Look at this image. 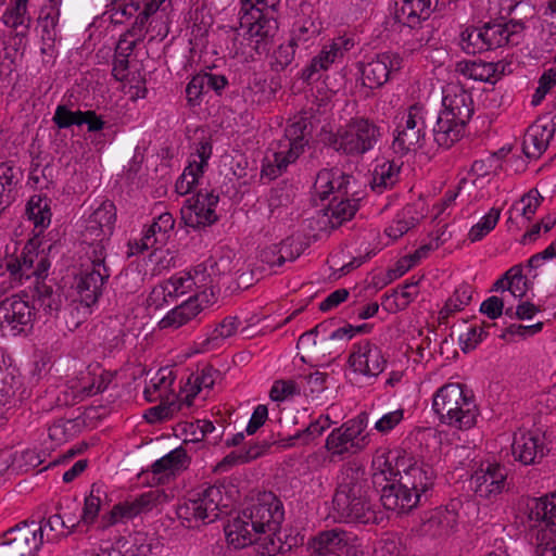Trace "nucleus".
Wrapping results in <instances>:
<instances>
[{
	"label": "nucleus",
	"instance_id": "6ab92c4d",
	"mask_svg": "<svg viewBox=\"0 0 556 556\" xmlns=\"http://www.w3.org/2000/svg\"><path fill=\"white\" fill-rule=\"evenodd\" d=\"M191 289V273L175 275L152 289L148 298V303L150 306L159 308L164 303H167L169 299L184 295Z\"/></svg>",
	"mask_w": 556,
	"mask_h": 556
},
{
	"label": "nucleus",
	"instance_id": "bb28decb",
	"mask_svg": "<svg viewBox=\"0 0 556 556\" xmlns=\"http://www.w3.org/2000/svg\"><path fill=\"white\" fill-rule=\"evenodd\" d=\"M439 0H402L401 8L394 13L396 22L410 28L427 20L437 8Z\"/></svg>",
	"mask_w": 556,
	"mask_h": 556
},
{
	"label": "nucleus",
	"instance_id": "13d9d810",
	"mask_svg": "<svg viewBox=\"0 0 556 556\" xmlns=\"http://www.w3.org/2000/svg\"><path fill=\"white\" fill-rule=\"evenodd\" d=\"M295 45H292L291 40L288 43L280 45L274 52V61L271 62V68L276 72L283 71L290 65L295 55Z\"/></svg>",
	"mask_w": 556,
	"mask_h": 556
},
{
	"label": "nucleus",
	"instance_id": "37998d69",
	"mask_svg": "<svg viewBox=\"0 0 556 556\" xmlns=\"http://www.w3.org/2000/svg\"><path fill=\"white\" fill-rule=\"evenodd\" d=\"M454 522L455 517L450 511L438 510L422 523V531L432 536L447 535Z\"/></svg>",
	"mask_w": 556,
	"mask_h": 556
},
{
	"label": "nucleus",
	"instance_id": "7c9ffc66",
	"mask_svg": "<svg viewBox=\"0 0 556 556\" xmlns=\"http://www.w3.org/2000/svg\"><path fill=\"white\" fill-rule=\"evenodd\" d=\"M404 466L405 459H399L397 456L391 453L376 456L372 462L375 470L372 473V484L375 486H382V482H396L395 478L402 473L400 468Z\"/></svg>",
	"mask_w": 556,
	"mask_h": 556
},
{
	"label": "nucleus",
	"instance_id": "a878e982",
	"mask_svg": "<svg viewBox=\"0 0 556 556\" xmlns=\"http://www.w3.org/2000/svg\"><path fill=\"white\" fill-rule=\"evenodd\" d=\"M433 123V139L439 147L444 149H450L464 137L467 125L458 122V119L448 117V113L434 115Z\"/></svg>",
	"mask_w": 556,
	"mask_h": 556
},
{
	"label": "nucleus",
	"instance_id": "20e7f679",
	"mask_svg": "<svg viewBox=\"0 0 556 556\" xmlns=\"http://www.w3.org/2000/svg\"><path fill=\"white\" fill-rule=\"evenodd\" d=\"M528 520L533 531L531 538L535 556L556 554V492L528 503Z\"/></svg>",
	"mask_w": 556,
	"mask_h": 556
},
{
	"label": "nucleus",
	"instance_id": "5fc2aeb1",
	"mask_svg": "<svg viewBox=\"0 0 556 556\" xmlns=\"http://www.w3.org/2000/svg\"><path fill=\"white\" fill-rule=\"evenodd\" d=\"M170 384L172 380L165 375V369L159 370L156 377L151 379L144 389L146 400L148 402H155L157 399H163V393L169 389Z\"/></svg>",
	"mask_w": 556,
	"mask_h": 556
},
{
	"label": "nucleus",
	"instance_id": "e2e57ef3",
	"mask_svg": "<svg viewBox=\"0 0 556 556\" xmlns=\"http://www.w3.org/2000/svg\"><path fill=\"white\" fill-rule=\"evenodd\" d=\"M403 417L402 408L384 414L376 421L375 429L380 433H388L403 420Z\"/></svg>",
	"mask_w": 556,
	"mask_h": 556
},
{
	"label": "nucleus",
	"instance_id": "58836bf2",
	"mask_svg": "<svg viewBox=\"0 0 556 556\" xmlns=\"http://www.w3.org/2000/svg\"><path fill=\"white\" fill-rule=\"evenodd\" d=\"M188 464L187 452L182 447H177L157 459L152 465V472L154 475H174L175 471L187 468Z\"/></svg>",
	"mask_w": 556,
	"mask_h": 556
},
{
	"label": "nucleus",
	"instance_id": "5701e85b",
	"mask_svg": "<svg viewBox=\"0 0 556 556\" xmlns=\"http://www.w3.org/2000/svg\"><path fill=\"white\" fill-rule=\"evenodd\" d=\"M349 542L350 536L342 529L323 531L309 541V556H340L339 553L348 547Z\"/></svg>",
	"mask_w": 556,
	"mask_h": 556
},
{
	"label": "nucleus",
	"instance_id": "ddd939ff",
	"mask_svg": "<svg viewBox=\"0 0 556 556\" xmlns=\"http://www.w3.org/2000/svg\"><path fill=\"white\" fill-rule=\"evenodd\" d=\"M218 203V195L213 192H198L197 195L186 200L181 208V216L186 225L192 228H200L212 225L217 220L215 206Z\"/></svg>",
	"mask_w": 556,
	"mask_h": 556
},
{
	"label": "nucleus",
	"instance_id": "8fccbe9b",
	"mask_svg": "<svg viewBox=\"0 0 556 556\" xmlns=\"http://www.w3.org/2000/svg\"><path fill=\"white\" fill-rule=\"evenodd\" d=\"M501 216V210L492 207L490 212L482 217V219L473 225L469 231V239L472 242L481 240L491 230L494 229Z\"/></svg>",
	"mask_w": 556,
	"mask_h": 556
},
{
	"label": "nucleus",
	"instance_id": "f8f14e48",
	"mask_svg": "<svg viewBox=\"0 0 556 556\" xmlns=\"http://www.w3.org/2000/svg\"><path fill=\"white\" fill-rule=\"evenodd\" d=\"M4 556H33L42 544V528L28 529V522L22 521L3 534Z\"/></svg>",
	"mask_w": 556,
	"mask_h": 556
},
{
	"label": "nucleus",
	"instance_id": "6e6d98bb",
	"mask_svg": "<svg viewBox=\"0 0 556 556\" xmlns=\"http://www.w3.org/2000/svg\"><path fill=\"white\" fill-rule=\"evenodd\" d=\"M160 400L161 403L159 405L149 408L144 414V418L149 424L166 420L180 409V405L175 401L165 402L164 399Z\"/></svg>",
	"mask_w": 556,
	"mask_h": 556
},
{
	"label": "nucleus",
	"instance_id": "a19ab883",
	"mask_svg": "<svg viewBox=\"0 0 556 556\" xmlns=\"http://www.w3.org/2000/svg\"><path fill=\"white\" fill-rule=\"evenodd\" d=\"M456 72L478 81H492L496 73L494 63H484L476 61H462L456 64Z\"/></svg>",
	"mask_w": 556,
	"mask_h": 556
},
{
	"label": "nucleus",
	"instance_id": "9d476101",
	"mask_svg": "<svg viewBox=\"0 0 556 556\" xmlns=\"http://www.w3.org/2000/svg\"><path fill=\"white\" fill-rule=\"evenodd\" d=\"M508 470L498 463L481 464L470 478V483L476 495L492 500L508 489Z\"/></svg>",
	"mask_w": 556,
	"mask_h": 556
},
{
	"label": "nucleus",
	"instance_id": "f3484780",
	"mask_svg": "<svg viewBox=\"0 0 556 556\" xmlns=\"http://www.w3.org/2000/svg\"><path fill=\"white\" fill-rule=\"evenodd\" d=\"M443 110L440 113H448V117L467 124L473 113L472 97L459 86H448L444 89L442 99Z\"/></svg>",
	"mask_w": 556,
	"mask_h": 556
},
{
	"label": "nucleus",
	"instance_id": "ea45409f",
	"mask_svg": "<svg viewBox=\"0 0 556 556\" xmlns=\"http://www.w3.org/2000/svg\"><path fill=\"white\" fill-rule=\"evenodd\" d=\"M399 167L394 163L386 161L375 167L370 187L375 192L382 193L395 185Z\"/></svg>",
	"mask_w": 556,
	"mask_h": 556
},
{
	"label": "nucleus",
	"instance_id": "a18cd8bd",
	"mask_svg": "<svg viewBox=\"0 0 556 556\" xmlns=\"http://www.w3.org/2000/svg\"><path fill=\"white\" fill-rule=\"evenodd\" d=\"M28 0H15L14 4L5 10L2 15L3 23L11 28L20 27L27 30L31 18L27 12Z\"/></svg>",
	"mask_w": 556,
	"mask_h": 556
},
{
	"label": "nucleus",
	"instance_id": "338daca9",
	"mask_svg": "<svg viewBox=\"0 0 556 556\" xmlns=\"http://www.w3.org/2000/svg\"><path fill=\"white\" fill-rule=\"evenodd\" d=\"M151 15H149L147 12L142 11L139 13V15L136 17L132 26L127 29L123 36L135 40V42L139 43L141 42L147 34L146 25Z\"/></svg>",
	"mask_w": 556,
	"mask_h": 556
},
{
	"label": "nucleus",
	"instance_id": "de8ad7c7",
	"mask_svg": "<svg viewBox=\"0 0 556 556\" xmlns=\"http://www.w3.org/2000/svg\"><path fill=\"white\" fill-rule=\"evenodd\" d=\"M319 27L315 25L312 21H305L291 37L292 45H295L296 48L307 50L311 45H314L318 35Z\"/></svg>",
	"mask_w": 556,
	"mask_h": 556
},
{
	"label": "nucleus",
	"instance_id": "2f4dec72",
	"mask_svg": "<svg viewBox=\"0 0 556 556\" xmlns=\"http://www.w3.org/2000/svg\"><path fill=\"white\" fill-rule=\"evenodd\" d=\"M554 129L543 125H532L526 132L522 143L525 154L538 159L548 147Z\"/></svg>",
	"mask_w": 556,
	"mask_h": 556
},
{
	"label": "nucleus",
	"instance_id": "a211bd4d",
	"mask_svg": "<svg viewBox=\"0 0 556 556\" xmlns=\"http://www.w3.org/2000/svg\"><path fill=\"white\" fill-rule=\"evenodd\" d=\"M434 478L435 472L432 466L415 462L403 467L399 480L404 489L418 494V502H420L421 496L433 485Z\"/></svg>",
	"mask_w": 556,
	"mask_h": 556
},
{
	"label": "nucleus",
	"instance_id": "72a5a7b5",
	"mask_svg": "<svg viewBox=\"0 0 556 556\" xmlns=\"http://www.w3.org/2000/svg\"><path fill=\"white\" fill-rule=\"evenodd\" d=\"M60 0H48L41 7L37 22L41 29V38L43 41H54L56 37V26L60 16Z\"/></svg>",
	"mask_w": 556,
	"mask_h": 556
},
{
	"label": "nucleus",
	"instance_id": "c756f323",
	"mask_svg": "<svg viewBox=\"0 0 556 556\" xmlns=\"http://www.w3.org/2000/svg\"><path fill=\"white\" fill-rule=\"evenodd\" d=\"M306 128L305 118H300L287 126L285 139L279 142L280 151H285L287 154L282 155L287 162H294L303 153L307 143L305 139Z\"/></svg>",
	"mask_w": 556,
	"mask_h": 556
},
{
	"label": "nucleus",
	"instance_id": "39448f33",
	"mask_svg": "<svg viewBox=\"0 0 556 556\" xmlns=\"http://www.w3.org/2000/svg\"><path fill=\"white\" fill-rule=\"evenodd\" d=\"M380 137L379 127L367 118H352L330 138V146L339 153L359 156L374 149Z\"/></svg>",
	"mask_w": 556,
	"mask_h": 556
},
{
	"label": "nucleus",
	"instance_id": "f704fd0d",
	"mask_svg": "<svg viewBox=\"0 0 556 556\" xmlns=\"http://www.w3.org/2000/svg\"><path fill=\"white\" fill-rule=\"evenodd\" d=\"M200 312L201 304L187 300L182 304L173 308L164 318H162L159 326L161 329H177L194 318Z\"/></svg>",
	"mask_w": 556,
	"mask_h": 556
},
{
	"label": "nucleus",
	"instance_id": "7ed1b4c3",
	"mask_svg": "<svg viewBox=\"0 0 556 556\" xmlns=\"http://www.w3.org/2000/svg\"><path fill=\"white\" fill-rule=\"evenodd\" d=\"M432 408L440 421L459 430L475 426L478 408L472 395L460 383H446L433 395Z\"/></svg>",
	"mask_w": 556,
	"mask_h": 556
},
{
	"label": "nucleus",
	"instance_id": "864d4df0",
	"mask_svg": "<svg viewBox=\"0 0 556 556\" xmlns=\"http://www.w3.org/2000/svg\"><path fill=\"white\" fill-rule=\"evenodd\" d=\"M84 111H72L66 105H58L52 117V122L60 128L65 129L74 125L81 126Z\"/></svg>",
	"mask_w": 556,
	"mask_h": 556
},
{
	"label": "nucleus",
	"instance_id": "c85d7f7f",
	"mask_svg": "<svg viewBox=\"0 0 556 556\" xmlns=\"http://www.w3.org/2000/svg\"><path fill=\"white\" fill-rule=\"evenodd\" d=\"M352 176L339 169H323L317 174L314 190L320 199H326L334 190L343 198L349 194Z\"/></svg>",
	"mask_w": 556,
	"mask_h": 556
},
{
	"label": "nucleus",
	"instance_id": "49530a36",
	"mask_svg": "<svg viewBox=\"0 0 556 556\" xmlns=\"http://www.w3.org/2000/svg\"><path fill=\"white\" fill-rule=\"evenodd\" d=\"M125 556H147L151 552L147 536L142 532H136L127 538L116 540Z\"/></svg>",
	"mask_w": 556,
	"mask_h": 556
},
{
	"label": "nucleus",
	"instance_id": "680f3d73",
	"mask_svg": "<svg viewBox=\"0 0 556 556\" xmlns=\"http://www.w3.org/2000/svg\"><path fill=\"white\" fill-rule=\"evenodd\" d=\"M299 390L292 380H277L270 389L269 396L275 402H281L290 395L298 394Z\"/></svg>",
	"mask_w": 556,
	"mask_h": 556
},
{
	"label": "nucleus",
	"instance_id": "f03ea898",
	"mask_svg": "<svg viewBox=\"0 0 556 556\" xmlns=\"http://www.w3.org/2000/svg\"><path fill=\"white\" fill-rule=\"evenodd\" d=\"M332 503L345 521L369 523L376 520L371 488L363 465L356 462L344 465Z\"/></svg>",
	"mask_w": 556,
	"mask_h": 556
},
{
	"label": "nucleus",
	"instance_id": "f257e3e1",
	"mask_svg": "<svg viewBox=\"0 0 556 556\" xmlns=\"http://www.w3.org/2000/svg\"><path fill=\"white\" fill-rule=\"evenodd\" d=\"M282 520V504L269 493L229 520L224 530L228 543L242 548L258 542L261 535H276Z\"/></svg>",
	"mask_w": 556,
	"mask_h": 556
},
{
	"label": "nucleus",
	"instance_id": "e433bc0d",
	"mask_svg": "<svg viewBox=\"0 0 556 556\" xmlns=\"http://www.w3.org/2000/svg\"><path fill=\"white\" fill-rule=\"evenodd\" d=\"M135 40L129 39L125 36H121L115 47L114 62H113V75L114 77L123 81L128 76L129 70V56L132 54L134 49L137 47Z\"/></svg>",
	"mask_w": 556,
	"mask_h": 556
},
{
	"label": "nucleus",
	"instance_id": "0eeeda50",
	"mask_svg": "<svg viewBox=\"0 0 556 556\" xmlns=\"http://www.w3.org/2000/svg\"><path fill=\"white\" fill-rule=\"evenodd\" d=\"M434 113L421 104L409 106L404 124L397 126L392 148L395 153L405 155L421 149L426 141V129L433 125Z\"/></svg>",
	"mask_w": 556,
	"mask_h": 556
},
{
	"label": "nucleus",
	"instance_id": "09e8293b",
	"mask_svg": "<svg viewBox=\"0 0 556 556\" xmlns=\"http://www.w3.org/2000/svg\"><path fill=\"white\" fill-rule=\"evenodd\" d=\"M108 239L101 240H88L85 241L87 243V249L85 251V256L89 265V267L93 268H109L105 264L106 260V248L105 242Z\"/></svg>",
	"mask_w": 556,
	"mask_h": 556
},
{
	"label": "nucleus",
	"instance_id": "4c0bfd02",
	"mask_svg": "<svg viewBox=\"0 0 556 556\" xmlns=\"http://www.w3.org/2000/svg\"><path fill=\"white\" fill-rule=\"evenodd\" d=\"M338 197H334L328 208L325 211V216L332 229L340 227L344 222L350 220L357 211V203L353 200V203L349 199L341 198L338 201Z\"/></svg>",
	"mask_w": 556,
	"mask_h": 556
},
{
	"label": "nucleus",
	"instance_id": "4d7b16f0",
	"mask_svg": "<svg viewBox=\"0 0 556 556\" xmlns=\"http://www.w3.org/2000/svg\"><path fill=\"white\" fill-rule=\"evenodd\" d=\"M505 278H509L507 290L515 298H522L528 290L527 279L522 274V266L515 265L505 273Z\"/></svg>",
	"mask_w": 556,
	"mask_h": 556
},
{
	"label": "nucleus",
	"instance_id": "cd10ccee",
	"mask_svg": "<svg viewBox=\"0 0 556 556\" xmlns=\"http://www.w3.org/2000/svg\"><path fill=\"white\" fill-rule=\"evenodd\" d=\"M166 494L160 490H151L141 494L132 502L116 505L112 510V517L116 521V517L132 518L141 513L151 510L157 504L165 502Z\"/></svg>",
	"mask_w": 556,
	"mask_h": 556
},
{
	"label": "nucleus",
	"instance_id": "473e14b6",
	"mask_svg": "<svg viewBox=\"0 0 556 556\" xmlns=\"http://www.w3.org/2000/svg\"><path fill=\"white\" fill-rule=\"evenodd\" d=\"M33 299L34 303L38 305V309H41L48 317H56L63 304L62 292L53 290L43 281H36Z\"/></svg>",
	"mask_w": 556,
	"mask_h": 556
},
{
	"label": "nucleus",
	"instance_id": "79ce46f5",
	"mask_svg": "<svg viewBox=\"0 0 556 556\" xmlns=\"http://www.w3.org/2000/svg\"><path fill=\"white\" fill-rule=\"evenodd\" d=\"M26 214L36 228H46L51 220L49 201L39 194L30 197L26 205Z\"/></svg>",
	"mask_w": 556,
	"mask_h": 556
},
{
	"label": "nucleus",
	"instance_id": "c9c22d12",
	"mask_svg": "<svg viewBox=\"0 0 556 556\" xmlns=\"http://www.w3.org/2000/svg\"><path fill=\"white\" fill-rule=\"evenodd\" d=\"M359 434L352 430V427L345 422L341 427L332 430L326 440V447L332 454L341 455L349 452L351 447H355L358 444L354 441Z\"/></svg>",
	"mask_w": 556,
	"mask_h": 556
},
{
	"label": "nucleus",
	"instance_id": "4be33fe9",
	"mask_svg": "<svg viewBox=\"0 0 556 556\" xmlns=\"http://www.w3.org/2000/svg\"><path fill=\"white\" fill-rule=\"evenodd\" d=\"M483 28L489 50H493L506 45H518L525 26L511 20L507 23H486Z\"/></svg>",
	"mask_w": 556,
	"mask_h": 556
},
{
	"label": "nucleus",
	"instance_id": "69168bd1",
	"mask_svg": "<svg viewBox=\"0 0 556 556\" xmlns=\"http://www.w3.org/2000/svg\"><path fill=\"white\" fill-rule=\"evenodd\" d=\"M205 91L204 78L200 74L193 76L186 88L188 104L191 106L199 105L201 96Z\"/></svg>",
	"mask_w": 556,
	"mask_h": 556
},
{
	"label": "nucleus",
	"instance_id": "dca6fc26",
	"mask_svg": "<svg viewBox=\"0 0 556 556\" xmlns=\"http://www.w3.org/2000/svg\"><path fill=\"white\" fill-rule=\"evenodd\" d=\"M349 364L354 371L376 377L383 371L386 359L378 346L372 345L369 341H364L354 345Z\"/></svg>",
	"mask_w": 556,
	"mask_h": 556
},
{
	"label": "nucleus",
	"instance_id": "9b49d317",
	"mask_svg": "<svg viewBox=\"0 0 556 556\" xmlns=\"http://www.w3.org/2000/svg\"><path fill=\"white\" fill-rule=\"evenodd\" d=\"M34 308L28 302L11 296L0 302V334L17 336L31 327Z\"/></svg>",
	"mask_w": 556,
	"mask_h": 556
},
{
	"label": "nucleus",
	"instance_id": "423d86ee",
	"mask_svg": "<svg viewBox=\"0 0 556 556\" xmlns=\"http://www.w3.org/2000/svg\"><path fill=\"white\" fill-rule=\"evenodd\" d=\"M280 0H241L243 14L240 17V27H247L250 45L255 38L254 49L265 50L266 41L273 38L278 30V22L274 16H268L257 5L275 10Z\"/></svg>",
	"mask_w": 556,
	"mask_h": 556
},
{
	"label": "nucleus",
	"instance_id": "4468645a",
	"mask_svg": "<svg viewBox=\"0 0 556 556\" xmlns=\"http://www.w3.org/2000/svg\"><path fill=\"white\" fill-rule=\"evenodd\" d=\"M403 59L397 53H379L369 62L363 64L362 79L363 85L369 88H379L383 86L393 72L402 67Z\"/></svg>",
	"mask_w": 556,
	"mask_h": 556
},
{
	"label": "nucleus",
	"instance_id": "bf43d9fd",
	"mask_svg": "<svg viewBox=\"0 0 556 556\" xmlns=\"http://www.w3.org/2000/svg\"><path fill=\"white\" fill-rule=\"evenodd\" d=\"M239 320L237 317L230 316L226 317L213 331L211 337L206 339L204 342L205 345H208L218 339H227L233 336L238 329Z\"/></svg>",
	"mask_w": 556,
	"mask_h": 556
},
{
	"label": "nucleus",
	"instance_id": "412c9836",
	"mask_svg": "<svg viewBox=\"0 0 556 556\" xmlns=\"http://www.w3.org/2000/svg\"><path fill=\"white\" fill-rule=\"evenodd\" d=\"M380 501L386 509L397 513L410 511L419 503L418 494L404 489L399 479L381 486Z\"/></svg>",
	"mask_w": 556,
	"mask_h": 556
},
{
	"label": "nucleus",
	"instance_id": "b1692460",
	"mask_svg": "<svg viewBox=\"0 0 556 556\" xmlns=\"http://www.w3.org/2000/svg\"><path fill=\"white\" fill-rule=\"evenodd\" d=\"M85 269L80 274L77 290L87 305L96 303L102 294L103 286L110 278L109 268H93L83 265Z\"/></svg>",
	"mask_w": 556,
	"mask_h": 556
},
{
	"label": "nucleus",
	"instance_id": "603ef678",
	"mask_svg": "<svg viewBox=\"0 0 556 556\" xmlns=\"http://www.w3.org/2000/svg\"><path fill=\"white\" fill-rule=\"evenodd\" d=\"M416 295L417 290L404 289L403 286L401 291L394 290L390 295H383L382 305H384L388 311L404 309Z\"/></svg>",
	"mask_w": 556,
	"mask_h": 556
},
{
	"label": "nucleus",
	"instance_id": "774afa93",
	"mask_svg": "<svg viewBox=\"0 0 556 556\" xmlns=\"http://www.w3.org/2000/svg\"><path fill=\"white\" fill-rule=\"evenodd\" d=\"M174 224L173 215L163 213L149 226V232H155L162 241H165L166 235L174 228Z\"/></svg>",
	"mask_w": 556,
	"mask_h": 556
},
{
	"label": "nucleus",
	"instance_id": "1a4fd4ad",
	"mask_svg": "<svg viewBox=\"0 0 556 556\" xmlns=\"http://www.w3.org/2000/svg\"><path fill=\"white\" fill-rule=\"evenodd\" d=\"M4 266L10 274L12 282L22 285L24 279L36 277L37 281L47 276L50 261L43 254L37 252L29 241L20 255L5 257Z\"/></svg>",
	"mask_w": 556,
	"mask_h": 556
},
{
	"label": "nucleus",
	"instance_id": "aec40b11",
	"mask_svg": "<svg viewBox=\"0 0 556 556\" xmlns=\"http://www.w3.org/2000/svg\"><path fill=\"white\" fill-rule=\"evenodd\" d=\"M511 448L515 458L523 465L540 463L546 454L543 437L532 432L515 435Z\"/></svg>",
	"mask_w": 556,
	"mask_h": 556
},
{
	"label": "nucleus",
	"instance_id": "0e129e2a",
	"mask_svg": "<svg viewBox=\"0 0 556 556\" xmlns=\"http://www.w3.org/2000/svg\"><path fill=\"white\" fill-rule=\"evenodd\" d=\"M155 232H149V228L146 230L144 235L140 240L130 241L128 243L130 249V254L142 253L149 249H156L157 243H163Z\"/></svg>",
	"mask_w": 556,
	"mask_h": 556
},
{
	"label": "nucleus",
	"instance_id": "393cba45",
	"mask_svg": "<svg viewBox=\"0 0 556 556\" xmlns=\"http://www.w3.org/2000/svg\"><path fill=\"white\" fill-rule=\"evenodd\" d=\"M349 45V40L338 38L325 46L319 54L313 58L309 65L302 71L301 78L304 81H309L318 72L328 70L332 63L342 58L344 52L350 49Z\"/></svg>",
	"mask_w": 556,
	"mask_h": 556
},
{
	"label": "nucleus",
	"instance_id": "052dcab7",
	"mask_svg": "<svg viewBox=\"0 0 556 556\" xmlns=\"http://www.w3.org/2000/svg\"><path fill=\"white\" fill-rule=\"evenodd\" d=\"M556 85V68H549L539 79V86L533 94L532 104L538 105Z\"/></svg>",
	"mask_w": 556,
	"mask_h": 556
},
{
	"label": "nucleus",
	"instance_id": "c03bdc74",
	"mask_svg": "<svg viewBox=\"0 0 556 556\" xmlns=\"http://www.w3.org/2000/svg\"><path fill=\"white\" fill-rule=\"evenodd\" d=\"M460 47L468 54L489 51L483 26H470L464 29L460 34Z\"/></svg>",
	"mask_w": 556,
	"mask_h": 556
},
{
	"label": "nucleus",
	"instance_id": "6e6552de",
	"mask_svg": "<svg viewBox=\"0 0 556 556\" xmlns=\"http://www.w3.org/2000/svg\"><path fill=\"white\" fill-rule=\"evenodd\" d=\"M222 498V490L218 486L208 485L191 493L177 507V515L187 521L201 520L205 523L213 522L219 516Z\"/></svg>",
	"mask_w": 556,
	"mask_h": 556
},
{
	"label": "nucleus",
	"instance_id": "2eb2a0df",
	"mask_svg": "<svg viewBox=\"0 0 556 556\" xmlns=\"http://www.w3.org/2000/svg\"><path fill=\"white\" fill-rule=\"evenodd\" d=\"M116 222V207L110 200H105L93 211L86 222L83 232L84 241L110 239Z\"/></svg>",
	"mask_w": 556,
	"mask_h": 556
},
{
	"label": "nucleus",
	"instance_id": "3c124183",
	"mask_svg": "<svg viewBox=\"0 0 556 556\" xmlns=\"http://www.w3.org/2000/svg\"><path fill=\"white\" fill-rule=\"evenodd\" d=\"M298 256L299 254L294 255L286 242L280 245H271L261 252L262 261L271 266H281L287 260L293 261Z\"/></svg>",
	"mask_w": 556,
	"mask_h": 556
}]
</instances>
